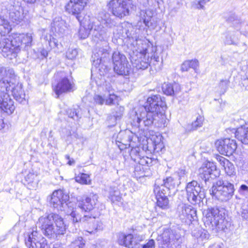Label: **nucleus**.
<instances>
[{
	"instance_id": "nucleus-57",
	"label": "nucleus",
	"mask_w": 248,
	"mask_h": 248,
	"mask_svg": "<svg viewBox=\"0 0 248 248\" xmlns=\"http://www.w3.org/2000/svg\"><path fill=\"white\" fill-rule=\"evenodd\" d=\"M155 242L154 239L149 240L148 242L141 246V248H154Z\"/></svg>"
},
{
	"instance_id": "nucleus-6",
	"label": "nucleus",
	"mask_w": 248,
	"mask_h": 248,
	"mask_svg": "<svg viewBox=\"0 0 248 248\" xmlns=\"http://www.w3.org/2000/svg\"><path fill=\"white\" fill-rule=\"evenodd\" d=\"M126 36L129 39H135L137 41V49L133 50L130 54L131 61L133 66L137 70H143L150 66L149 56L147 55L149 44L145 41L140 40L139 43L137 36H133L129 31L124 29Z\"/></svg>"
},
{
	"instance_id": "nucleus-46",
	"label": "nucleus",
	"mask_w": 248,
	"mask_h": 248,
	"mask_svg": "<svg viewBox=\"0 0 248 248\" xmlns=\"http://www.w3.org/2000/svg\"><path fill=\"white\" fill-rule=\"evenodd\" d=\"M188 175V171L185 168H181L176 171L173 175H175L178 178L177 180H179L181 182V181L184 180L187 177Z\"/></svg>"
},
{
	"instance_id": "nucleus-45",
	"label": "nucleus",
	"mask_w": 248,
	"mask_h": 248,
	"mask_svg": "<svg viewBox=\"0 0 248 248\" xmlns=\"http://www.w3.org/2000/svg\"><path fill=\"white\" fill-rule=\"evenodd\" d=\"M150 63L153 62V65L155 66L156 71L160 70L161 69L162 61H160L159 57L155 54L151 56Z\"/></svg>"
},
{
	"instance_id": "nucleus-49",
	"label": "nucleus",
	"mask_w": 248,
	"mask_h": 248,
	"mask_svg": "<svg viewBox=\"0 0 248 248\" xmlns=\"http://www.w3.org/2000/svg\"><path fill=\"white\" fill-rule=\"evenodd\" d=\"M108 97L106 100V104L108 105H111L117 103L119 101V97L114 93L113 92L112 93H108Z\"/></svg>"
},
{
	"instance_id": "nucleus-50",
	"label": "nucleus",
	"mask_w": 248,
	"mask_h": 248,
	"mask_svg": "<svg viewBox=\"0 0 248 248\" xmlns=\"http://www.w3.org/2000/svg\"><path fill=\"white\" fill-rule=\"evenodd\" d=\"M89 176L86 173H81L80 176L76 177V181L84 185L88 184V178Z\"/></svg>"
},
{
	"instance_id": "nucleus-37",
	"label": "nucleus",
	"mask_w": 248,
	"mask_h": 248,
	"mask_svg": "<svg viewBox=\"0 0 248 248\" xmlns=\"http://www.w3.org/2000/svg\"><path fill=\"white\" fill-rule=\"evenodd\" d=\"M132 148L129 151V149L128 152H129V155L131 159L135 162L139 161V160L142 158V156H145L143 155L144 154V149H140L139 147L136 146L134 147L132 145L131 147Z\"/></svg>"
},
{
	"instance_id": "nucleus-34",
	"label": "nucleus",
	"mask_w": 248,
	"mask_h": 248,
	"mask_svg": "<svg viewBox=\"0 0 248 248\" xmlns=\"http://www.w3.org/2000/svg\"><path fill=\"white\" fill-rule=\"evenodd\" d=\"M154 192L156 193V203L157 206L163 209L169 208V200L168 196H170V194H165V192L155 189V188H154Z\"/></svg>"
},
{
	"instance_id": "nucleus-13",
	"label": "nucleus",
	"mask_w": 248,
	"mask_h": 248,
	"mask_svg": "<svg viewBox=\"0 0 248 248\" xmlns=\"http://www.w3.org/2000/svg\"><path fill=\"white\" fill-rule=\"evenodd\" d=\"M158 240L161 241L162 248H173V245L179 246L182 243L183 238L176 230L166 229L158 237Z\"/></svg>"
},
{
	"instance_id": "nucleus-27",
	"label": "nucleus",
	"mask_w": 248,
	"mask_h": 248,
	"mask_svg": "<svg viewBox=\"0 0 248 248\" xmlns=\"http://www.w3.org/2000/svg\"><path fill=\"white\" fill-rule=\"evenodd\" d=\"M235 124L236 123H240V126L237 128L235 136L242 143L248 145V124L244 125L243 119L237 118L234 119Z\"/></svg>"
},
{
	"instance_id": "nucleus-40",
	"label": "nucleus",
	"mask_w": 248,
	"mask_h": 248,
	"mask_svg": "<svg viewBox=\"0 0 248 248\" xmlns=\"http://www.w3.org/2000/svg\"><path fill=\"white\" fill-rule=\"evenodd\" d=\"M234 31H228L226 33L224 43L226 45H236L238 38Z\"/></svg>"
},
{
	"instance_id": "nucleus-10",
	"label": "nucleus",
	"mask_w": 248,
	"mask_h": 248,
	"mask_svg": "<svg viewBox=\"0 0 248 248\" xmlns=\"http://www.w3.org/2000/svg\"><path fill=\"white\" fill-rule=\"evenodd\" d=\"M107 6L113 16L122 18L129 15L134 5L131 0H110Z\"/></svg>"
},
{
	"instance_id": "nucleus-35",
	"label": "nucleus",
	"mask_w": 248,
	"mask_h": 248,
	"mask_svg": "<svg viewBox=\"0 0 248 248\" xmlns=\"http://www.w3.org/2000/svg\"><path fill=\"white\" fill-rule=\"evenodd\" d=\"M162 91L167 95H173L180 91V86L179 84L174 82L173 83H164L162 86Z\"/></svg>"
},
{
	"instance_id": "nucleus-11",
	"label": "nucleus",
	"mask_w": 248,
	"mask_h": 248,
	"mask_svg": "<svg viewBox=\"0 0 248 248\" xmlns=\"http://www.w3.org/2000/svg\"><path fill=\"white\" fill-rule=\"evenodd\" d=\"M47 199L51 207L57 211H66L68 214L69 211L67 210L71 207L70 204L72 203L69 202V196L62 190H54Z\"/></svg>"
},
{
	"instance_id": "nucleus-20",
	"label": "nucleus",
	"mask_w": 248,
	"mask_h": 248,
	"mask_svg": "<svg viewBox=\"0 0 248 248\" xmlns=\"http://www.w3.org/2000/svg\"><path fill=\"white\" fill-rule=\"evenodd\" d=\"M215 145L219 153L226 156L232 155L237 148L236 141L230 138L218 140Z\"/></svg>"
},
{
	"instance_id": "nucleus-55",
	"label": "nucleus",
	"mask_w": 248,
	"mask_h": 248,
	"mask_svg": "<svg viewBox=\"0 0 248 248\" xmlns=\"http://www.w3.org/2000/svg\"><path fill=\"white\" fill-rule=\"evenodd\" d=\"M93 99L95 103L100 105H102L105 102V99L100 95H95Z\"/></svg>"
},
{
	"instance_id": "nucleus-62",
	"label": "nucleus",
	"mask_w": 248,
	"mask_h": 248,
	"mask_svg": "<svg viewBox=\"0 0 248 248\" xmlns=\"http://www.w3.org/2000/svg\"><path fill=\"white\" fill-rule=\"evenodd\" d=\"M241 216L243 219L248 220V210L242 209L241 213Z\"/></svg>"
},
{
	"instance_id": "nucleus-31",
	"label": "nucleus",
	"mask_w": 248,
	"mask_h": 248,
	"mask_svg": "<svg viewBox=\"0 0 248 248\" xmlns=\"http://www.w3.org/2000/svg\"><path fill=\"white\" fill-rule=\"evenodd\" d=\"M9 18L16 24H19L23 20L22 8L18 5H11L9 7Z\"/></svg>"
},
{
	"instance_id": "nucleus-22",
	"label": "nucleus",
	"mask_w": 248,
	"mask_h": 248,
	"mask_svg": "<svg viewBox=\"0 0 248 248\" xmlns=\"http://www.w3.org/2000/svg\"><path fill=\"white\" fill-rule=\"evenodd\" d=\"M9 91L13 94L12 87L9 90H0V110L8 115L12 114L16 108L13 100L8 93Z\"/></svg>"
},
{
	"instance_id": "nucleus-16",
	"label": "nucleus",
	"mask_w": 248,
	"mask_h": 248,
	"mask_svg": "<svg viewBox=\"0 0 248 248\" xmlns=\"http://www.w3.org/2000/svg\"><path fill=\"white\" fill-rule=\"evenodd\" d=\"M98 21L102 27L108 28H116V31H113V34H116L118 37H124V35L123 27L120 24L115 18L112 19L109 13L106 12H100L98 16Z\"/></svg>"
},
{
	"instance_id": "nucleus-44",
	"label": "nucleus",
	"mask_w": 248,
	"mask_h": 248,
	"mask_svg": "<svg viewBox=\"0 0 248 248\" xmlns=\"http://www.w3.org/2000/svg\"><path fill=\"white\" fill-rule=\"evenodd\" d=\"M192 235L197 239H200L202 241L206 240L209 237V234L206 230H200L196 232H193Z\"/></svg>"
},
{
	"instance_id": "nucleus-36",
	"label": "nucleus",
	"mask_w": 248,
	"mask_h": 248,
	"mask_svg": "<svg viewBox=\"0 0 248 248\" xmlns=\"http://www.w3.org/2000/svg\"><path fill=\"white\" fill-rule=\"evenodd\" d=\"M106 191L108 192V198L112 203L121 202L122 198L120 195V192L117 186H110L107 188Z\"/></svg>"
},
{
	"instance_id": "nucleus-54",
	"label": "nucleus",
	"mask_w": 248,
	"mask_h": 248,
	"mask_svg": "<svg viewBox=\"0 0 248 248\" xmlns=\"http://www.w3.org/2000/svg\"><path fill=\"white\" fill-rule=\"evenodd\" d=\"M163 147V143L160 141H155L154 143V149H148L149 151H153L154 152H159L161 151Z\"/></svg>"
},
{
	"instance_id": "nucleus-43",
	"label": "nucleus",
	"mask_w": 248,
	"mask_h": 248,
	"mask_svg": "<svg viewBox=\"0 0 248 248\" xmlns=\"http://www.w3.org/2000/svg\"><path fill=\"white\" fill-rule=\"evenodd\" d=\"M124 110V107L122 106H117L113 109L112 112V115L111 116V119L113 120V123H115L117 120L121 119Z\"/></svg>"
},
{
	"instance_id": "nucleus-12",
	"label": "nucleus",
	"mask_w": 248,
	"mask_h": 248,
	"mask_svg": "<svg viewBox=\"0 0 248 248\" xmlns=\"http://www.w3.org/2000/svg\"><path fill=\"white\" fill-rule=\"evenodd\" d=\"M70 216L73 223H77L78 221L84 222L90 221L89 228L87 231L91 234H93L99 231H102L104 228V225L102 222L99 219H96L90 214H84L82 217L81 215L76 213V211H73L70 213Z\"/></svg>"
},
{
	"instance_id": "nucleus-41",
	"label": "nucleus",
	"mask_w": 248,
	"mask_h": 248,
	"mask_svg": "<svg viewBox=\"0 0 248 248\" xmlns=\"http://www.w3.org/2000/svg\"><path fill=\"white\" fill-rule=\"evenodd\" d=\"M80 108L78 106L76 108H69L66 110V114L69 118H72L74 120H78L81 117V115L80 113Z\"/></svg>"
},
{
	"instance_id": "nucleus-5",
	"label": "nucleus",
	"mask_w": 248,
	"mask_h": 248,
	"mask_svg": "<svg viewBox=\"0 0 248 248\" xmlns=\"http://www.w3.org/2000/svg\"><path fill=\"white\" fill-rule=\"evenodd\" d=\"M162 115L157 112H150L140 108L135 111L131 117V124L140 129L148 130L149 129L162 126Z\"/></svg>"
},
{
	"instance_id": "nucleus-7",
	"label": "nucleus",
	"mask_w": 248,
	"mask_h": 248,
	"mask_svg": "<svg viewBox=\"0 0 248 248\" xmlns=\"http://www.w3.org/2000/svg\"><path fill=\"white\" fill-rule=\"evenodd\" d=\"M226 210L224 208L214 207L208 208L203 220L205 227L217 232H226L227 221L225 219Z\"/></svg>"
},
{
	"instance_id": "nucleus-56",
	"label": "nucleus",
	"mask_w": 248,
	"mask_h": 248,
	"mask_svg": "<svg viewBox=\"0 0 248 248\" xmlns=\"http://www.w3.org/2000/svg\"><path fill=\"white\" fill-rule=\"evenodd\" d=\"M238 192L241 195H245L248 193V186L245 184L241 185L238 189Z\"/></svg>"
},
{
	"instance_id": "nucleus-15",
	"label": "nucleus",
	"mask_w": 248,
	"mask_h": 248,
	"mask_svg": "<svg viewBox=\"0 0 248 248\" xmlns=\"http://www.w3.org/2000/svg\"><path fill=\"white\" fill-rule=\"evenodd\" d=\"M140 108L150 112H157L162 116L167 108V105L165 98L159 94H156L148 97L144 105Z\"/></svg>"
},
{
	"instance_id": "nucleus-61",
	"label": "nucleus",
	"mask_w": 248,
	"mask_h": 248,
	"mask_svg": "<svg viewBox=\"0 0 248 248\" xmlns=\"http://www.w3.org/2000/svg\"><path fill=\"white\" fill-rule=\"evenodd\" d=\"M34 175L32 173H29L25 177V180L29 184L33 182L34 179Z\"/></svg>"
},
{
	"instance_id": "nucleus-30",
	"label": "nucleus",
	"mask_w": 248,
	"mask_h": 248,
	"mask_svg": "<svg viewBox=\"0 0 248 248\" xmlns=\"http://www.w3.org/2000/svg\"><path fill=\"white\" fill-rule=\"evenodd\" d=\"M138 240L131 233H121L119 236L118 243L128 248H134L138 244Z\"/></svg>"
},
{
	"instance_id": "nucleus-8",
	"label": "nucleus",
	"mask_w": 248,
	"mask_h": 248,
	"mask_svg": "<svg viewBox=\"0 0 248 248\" xmlns=\"http://www.w3.org/2000/svg\"><path fill=\"white\" fill-rule=\"evenodd\" d=\"M237 181V178H227V180H218L210 190L213 198L221 202H227L234 194L235 189L233 183Z\"/></svg>"
},
{
	"instance_id": "nucleus-59",
	"label": "nucleus",
	"mask_w": 248,
	"mask_h": 248,
	"mask_svg": "<svg viewBox=\"0 0 248 248\" xmlns=\"http://www.w3.org/2000/svg\"><path fill=\"white\" fill-rule=\"evenodd\" d=\"M232 24L235 29H236L237 31H238L240 29V27L241 24V22L239 19H235L233 20Z\"/></svg>"
},
{
	"instance_id": "nucleus-33",
	"label": "nucleus",
	"mask_w": 248,
	"mask_h": 248,
	"mask_svg": "<svg viewBox=\"0 0 248 248\" xmlns=\"http://www.w3.org/2000/svg\"><path fill=\"white\" fill-rule=\"evenodd\" d=\"M25 244L28 248H49L47 241L43 237L33 240L30 236L26 240Z\"/></svg>"
},
{
	"instance_id": "nucleus-4",
	"label": "nucleus",
	"mask_w": 248,
	"mask_h": 248,
	"mask_svg": "<svg viewBox=\"0 0 248 248\" xmlns=\"http://www.w3.org/2000/svg\"><path fill=\"white\" fill-rule=\"evenodd\" d=\"M93 36L97 46L92 56V64L98 68L103 65L109 57L110 47L107 42L109 35L105 28L98 27V29L94 28Z\"/></svg>"
},
{
	"instance_id": "nucleus-24",
	"label": "nucleus",
	"mask_w": 248,
	"mask_h": 248,
	"mask_svg": "<svg viewBox=\"0 0 248 248\" xmlns=\"http://www.w3.org/2000/svg\"><path fill=\"white\" fill-rule=\"evenodd\" d=\"M155 160L148 156H142V158L137 161L138 164L135 167L134 174L137 178H140L146 176L150 169L149 167L153 165V162Z\"/></svg>"
},
{
	"instance_id": "nucleus-3",
	"label": "nucleus",
	"mask_w": 248,
	"mask_h": 248,
	"mask_svg": "<svg viewBox=\"0 0 248 248\" xmlns=\"http://www.w3.org/2000/svg\"><path fill=\"white\" fill-rule=\"evenodd\" d=\"M11 87L14 98L20 103L25 104L26 101L22 84L18 81L14 69L0 67V90H9Z\"/></svg>"
},
{
	"instance_id": "nucleus-17",
	"label": "nucleus",
	"mask_w": 248,
	"mask_h": 248,
	"mask_svg": "<svg viewBox=\"0 0 248 248\" xmlns=\"http://www.w3.org/2000/svg\"><path fill=\"white\" fill-rule=\"evenodd\" d=\"M87 0H70L65 6L66 11L75 16L81 24L83 19L82 12L87 4Z\"/></svg>"
},
{
	"instance_id": "nucleus-47",
	"label": "nucleus",
	"mask_w": 248,
	"mask_h": 248,
	"mask_svg": "<svg viewBox=\"0 0 248 248\" xmlns=\"http://www.w3.org/2000/svg\"><path fill=\"white\" fill-rule=\"evenodd\" d=\"M85 245V241L81 236L78 237L71 243L72 248H83Z\"/></svg>"
},
{
	"instance_id": "nucleus-38",
	"label": "nucleus",
	"mask_w": 248,
	"mask_h": 248,
	"mask_svg": "<svg viewBox=\"0 0 248 248\" xmlns=\"http://www.w3.org/2000/svg\"><path fill=\"white\" fill-rule=\"evenodd\" d=\"M199 66V61L196 60L185 61L181 65V70L182 72L187 71L189 68H192L196 72Z\"/></svg>"
},
{
	"instance_id": "nucleus-29",
	"label": "nucleus",
	"mask_w": 248,
	"mask_h": 248,
	"mask_svg": "<svg viewBox=\"0 0 248 248\" xmlns=\"http://www.w3.org/2000/svg\"><path fill=\"white\" fill-rule=\"evenodd\" d=\"M66 29V22L61 17H57L54 19L51 24V30L56 36L62 37L65 34Z\"/></svg>"
},
{
	"instance_id": "nucleus-26",
	"label": "nucleus",
	"mask_w": 248,
	"mask_h": 248,
	"mask_svg": "<svg viewBox=\"0 0 248 248\" xmlns=\"http://www.w3.org/2000/svg\"><path fill=\"white\" fill-rule=\"evenodd\" d=\"M153 13L150 10H141L138 24L143 23L147 27V29L149 30L155 29L157 25V23L156 19L153 17Z\"/></svg>"
},
{
	"instance_id": "nucleus-53",
	"label": "nucleus",
	"mask_w": 248,
	"mask_h": 248,
	"mask_svg": "<svg viewBox=\"0 0 248 248\" xmlns=\"http://www.w3.org/2000/svg\"><path fill=\"white\" fill-rule=\"evenodd\" d=\"M78 54L77 49L70 48L68 49L66 53V57L69 60L75 59Z\"/></svg>"
},
{
	"instance_id": "nucleus-25",
	"label": "nucleus",
	"mask_w": 248,
	"mask_h": 248,
	"mask_svg": "<svg viewBox=\"0 0 248 248\" xmlns=\"http://www.w3.org/2000/svg\"><path fill=\"white\" fill-rule=\"evenodd\" d=\"M74 84L67 77L61 78L55 85H53V90L57 98L63 93H66L73 91Z\"/></svg>"
},
{
	"instance_id": "nucleus-9",
	"label": "nucleus",
	"mask_w": 248,
	"mask_h": 248,
	"mask_svg": "<svg viewBox=\"0 0 248 248\" xmlns=\"http://www.w3.org/2000/svg\"><path fill=\"white\" fill-rule=\"evenodd\" d=\"M185 188L187 200L193 205L199 204L205 198V190L201 183L192 180L186 184Z\"/></svg>"
},
{
	"instance_id": "nucleus-51",
	"label": "nucleus",
	"mask_w": 248,
	"mask_h": 248,
	"mask_svg": "<svg viewBox=\"0 0 248 248\" xmlns=\"http://www.w3.org/2000/svg\"><path fill=\"white\" fill-rule=\"evenodd\" d=\"M90 32L89 27L86 29L84 27H80L78 31L79 37L81 39H84L88 37Z\"/></svg>"
},
{
	"instance_id": "nucleus-52",
	"label": "nucleus",
	"mask_w": 248,
	"mask_h": 248,
	"mask_svg": "<svg viewBox=\"0 0 248 248\" xmlns=\"http://www.w3.org/2000/svg\"><path fill=\"white\" fill-rule=\"evenodd\" d=\"M229 80L228 79H222L219 84V88L220 89V93L224 94L227 91L229 84Z\"/></svg>"
},
{
	"instance_id": "nucleus-63",
	"label": "nucleus",
	"mask_w": 248,
	"mask_h": 248,
	"mask_svg": "<svg viewBox=\"0 0 248 248\" xmlns=\"http://www.w3.org/2000/svg\"><path fill=\"white\" fill-rule=\"evenodd\" d=\"M40 53L41 56L42 57V59L46 58V57L48 55V50L45 48L41 49Z\"/></svg>"
},
{
	"instance_id": "nucleus-23",
	"label": "nucleus",
	"mask_w": 248,
	"mask_h": 248,
	"mask_svg": "<svg viewBox=\"0 0 248 248\" xmlns=\"http://www.w3.org/2000/svg\"><path fill=\"white\" fill-rule=\"evenodd\" d=\"M158 183L157 181L155 183V189L163 191L166 194H170L171 190L174 189L176 187L181 184V182L177 180V178H174L173 176H168L163 179L161 184H158Z\"/></svg>"
},
{
	"instance_id": "nucleus-32",
	"label": "nucleus",
	"mask_w": 248,
	"mask_h": 248,
	"mask_svg": "<svg viewBox=\"0 0 248 248\" xmlns=\"http://www.w3.org/2000/svg\"><path fill=\"white\" fill-rule=\"evenodd\" d=\"M216 158L224 168L225 172L228 176L230 177V178H236L235 168L232 163L230 162L229 160L220 155L217 156Z\"/></svg>"
},
{
	"instance_id": "nucleus-28",
	"label": "nucleus",
	"mask_w": 248,
	"mask_h": 248,
	"mask_svg": "<svg viewBox=\"0 0 248 248\" xmlns=\"http://www.w3.org/2000/svg\"><path fill=\"white\" fill-rule=\"evenodd\" d=\"M132 135L125 132H120L116 139V144L120 150L129 149L132 147Z\"/></svg>"
},
{
	"instance_id": "nucleus-48",
	"label": "nucleus",
	"mask_w": 248,
	"mask_h": 248,
	"mask_svg": "<svg viewBox=\"0 0 248 248\" xmlns=\"http://www.w3.org/2000/svg\"><path fill=\"white\" fill-rule=\"evenodd\" d=\"M204 118L203 116L199 115L195 121H194L191 124V129L192 130H196L198 128L202 126Z\"/></svg>"
},
{
	"instance_id": "nucleus-18",
	"label": "nucleus",
	"mask_w": 248,
	"mask_h": 248,
	"mask_svg": "<svg viewBox=\"0 0 248 248\" xmlns=\"http://www.w3.org/2000/svg\"><path fill=\"white\" fill-rule=\"evenodd\" d=\"M177 211L180 219L187 224L197 219V210L190 205L181 203L178 206Z\"/></svg>"
},
{
	"instance_id": "nucleus-42",
	"label": "nucleus",
	"mask_w": 248,
	"mask_h": 248,
	"mask_svg": "<svg viewBox=\"0 0 248 248\" xmlns=\"http://www.w3.org/2000/svg\"><path fill=\"white\" fill-rule=\"evenodd\" d=\"M44 39L46 41V44L49 45L50 49L56 48L59 49L61 46V44L59 43L57 39L50 35L46 36Z\"/></svg>"
},
{
	"instance_id": "nucleus-2",
	"label": "nucleus",
	"mask_w": 248,
	"mask_h": 248,
	"mask_svg": "<svg viewBox=\"0 0 248 248\" xmlns=\"http://www.w3.org/2000/svg\"><path fill=\"white\" fill-rule=\"evenodd\" d=\"M36 224L44 235L52 239H59L66 230L63 218L54 213L40 217Z\"/></svg>"
},
{
	"instance_id": "nucleus-19",
	"label": "nucleus",
	"mask_w": 248,
	"mask_h": 248,
	"mask_svg": "<svg viewBox=\"0 0 248 248\" xmlns=\"http://www.w3.org/2000/svg\"><path fill=\"white\" fill-rule=\"evenodd\" d=\"M199 177L204 181L205 184L211 179H214L218 175L215 163L209 161L203 163L199 170Z\"/></svg>"
},
{
	"instance_id": "nucleus-58",
	"label": "nucleus",
	"mask_w": 248,
	"mask_h": 248,
	"mask_svg": "<svg viewBox=\"0 0 248 248\" xmlns=\"http://www.w3.org/2000/svg\"><path fill=\"white\" fill-rule=\"evenodd\" d=\"M144 4L148 5V8L149 7H155L158 5V0H148L147 2Z\"/></svg>"
},
{
	"instance_id": "nucleus-14",
	"label": "nucleus",
	"mask_w": 248,
	"mask_h": 248,
	"mask_svg": "<svg viewBox=\"0 0 248 248\" xmlns=\"http://www.w3.org/2000/svg\"><path fill=\"white\" fill-rule=\"evenodd\" d=\"M111 60L115 73L121 76L129 74L131 66L124 55L119 51H114L112 54Z\"/></svg>"
},
{
	"instance_id": "nucleus-1",
	"label": "nucleus",
	"mask_w": 248,
	"mask_h": 248,
	"mask_svg": "<svg viewBox=\"0 0 248 248\" xmlns=\"http://www.w3.org/2000/svg\"><path fill=\"white\" fill-rule=\"evenodd\" d=\"M12 28L7 19L0 16V49L4 57L10 60L16 58L21 50L22 33L13 32L8 35Z\"/></svg>"
},
{
	"instance_id": "nucleus-39",
	"label": "nucleus",
	"mask_w": 248,
	"mask_h": 248,
	"mask_svg": "<svg viewBox=\"0 0 248 248\" xmlns=\"http://www.w3.org/2000/svg\"><path fill=\"white\" fill-rule=\"evenodd\" d=\"M21 49L28 50L31 46L32 37L30 33H22Z\"/></svg>"
},
{
	"instance_id": "nucleus-21",
	"label": "nucleus",
	"mask_w": 248,
	"mask_h": 248,
	"mask_svg": "<svg viewBox=\"0 0 248 248\" xmlns=\"http://www.w3.org/2000/svg\"><path fill=\"white\" fill-rule=\"evenodd\" d=\"M98 196L97 194H90L88 196H83L81 199L78 201V208L75 210L76 213L78 214L77 211L78 210L84 213L89 212L92 210L94 208L97 201ZM74 211L72 209L71 213Z\"/></svg>"
},
{
	"instance_id": "nucleus-60",
	"label": "nucleus",
	"mask_w": 248,
	"mask_h": 248,
	"mask_svg": "<svg viewBox=\"0 0 248 248\" xmlns=\"http://www.w3.org/2000/svg\"><path fill=\"white\" fill-rule=\"evenodd\" d=\"M104 90L107 91L108 93H112L113 92V89L112 85L109 83L106 82V84L104 86Z\"/></svg>"
},
{
	"instance_id": "nucleus-64",
	"label": "nucleus",
	"mask_w": 248,
	"mask_h": 248,
	"mask_svg": "<svg viewBox=\"0 0 248 248\" xmlns=\"http://www.w3.org/2000/svg\"><path fill=\"white\" fill-rule=\"evenodd\" d=\"M37 232L36 231H32L31 234L29 235V237L31 236V239H32L33 240L35 239H40V238L37 237Z\"/></svg>"
}]
</instances>
